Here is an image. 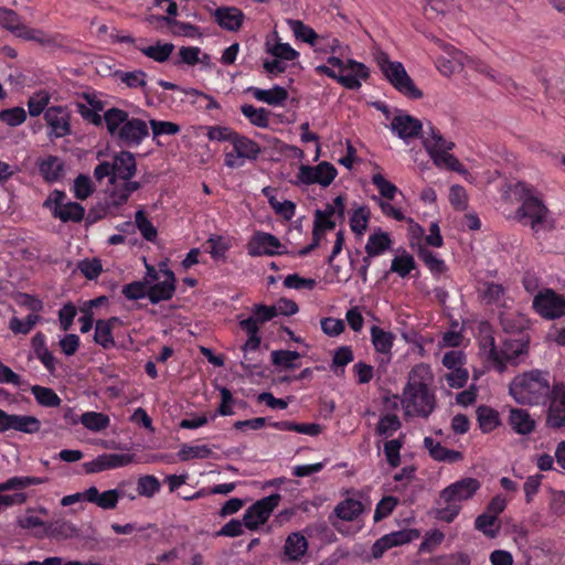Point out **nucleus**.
I'll list each match as a JSON object with an SVG mask.
<instances>
[{
	"instance_id": "obj_30",
	"label": "nucleus",
	"mask_w": 565,
	"mask_h": 565,
	"mask_svg": "<svg viewBox=\"0 0 565 565\" xmlns=\"http://www.w3.org/2000/svg\"><path fill=\"white\" fill-rule=\"evenodd\" d=\"M371 341L374 350L381 354L391 355L394 347L395 334L385 331L377 326L371 327Z\"/></svg>"
},
{
	"instance_id": "obj_13",
	"label": "nucleus",
	"mask_w": 565,
	"mask_h": 565,
	"mask_svg": "<svg viewBox=\"0 0 565 565\" xmlns=\"http://www.w3.org/2000/svg\"><path fill=\"white\" fill-rule=\"evenodd\" d=\"M546 427L558 430L565 427V385L556 383L547 398Z\"/></svg>"
},
{
	"instance_id": "obj_23",
	"label": "nucleus",
	"mask_w": 565,
	"mask_h": 565,
	"mask_svg": "<svg viewBox=\"0 0 565 565\" xmlns=\"http://www.w3.org/2000/svg\"><path fill=\"white\" fill-rule=\"evenodd\" d=\"M424 447L428 450L429 456L436 461L454 463L463 458L460 451L448 449L439 441H435L431 437H425Z\"/></svg>"
},
{
	"instance_id": "obj_63",
	"label": "nucleus",
	"mask_w": 565,
	"mask_h": 565,
	"mask_svg": "<svg viewBox=\"0 0 565 565\" xmlns=\"http://www.w3.org/2000/svg\"><path fill=\"white\" fill-rule=\"evenodd\" d=\"M505 289L501 284L493 281L486 282L482 291V299L488 305H497L503 300Z\"/></svg>"
},
{
	"instance_id": "obj_18",
	"label": "nucleus",
	"mask_w": 565,
	"mask_h": 565,
	"mask_svg": "<svg viewBox=\"0 0 565 565\" xmlns=\"http://www.w3.org/2000/svg\"><path fill=\"white\" fill-rule=\"evenodd\" d=\"M391 129L401 139H413L420 135L423 130V124L419 119L408 114H399L392 119Z\"/></svg>"
},
{
	"instance_id": "obj_34",
	"label": "nucleus",
	"mask_w": 565,
	"mask_h": 565,
	"mask_svg": "<svg viewBox=\"0 0 565 565\" xmlns=\"http://www.w3.org/2000/svg\"><path fill=\"white\" fill-rule=\"evenodd\" d=\"M364 511V507L361 501L352 498H348L334 508L337 516L343 521H354Z\"/></svg>"
},
{
	"instance_id": "obj_49",
	"label": "nucleus",
	"mask_w": 565,
	"mask_h": 565,
	"mask_svg": "<svg viewBox=\"0 0 565 565\" xmlns=\"http://www.w3.org/2000/svg\"><path fill=\"white\" fill-rule=\"evenodd\" d=\"M417 254L433 275H440L447 270L445 262L426 247L420 246Z\"/></svg>"
},
{
	"instance_id": "obj_44",
	"label": "nucleus",
	"mask_w": 565,
	"mask_h": 565,
	"mask_svg": "<svg viewBox=\"0 0 565 565\" xmlns=\"http://www.w3.org/2000/svg\"><path fill=\"white\" fill-rule=\"evenodd\" d=\"M40 319L41 317L34 313H29L24 320L14 316L9 320V329L15 335H26L39 323Z\"/></svg>"
},
{
	"instance_id": "obj_31",
	"label": "nucleus",
	"mask_w": 565,
	"mask_h": 565,
	"mask_svg": "<svg viewBox=\"0 0 565 565\" xmlns=\"http://www.w3.org/2000/svg\"><path fill=\"white\" fill-rule=\"evenodd\" d=\"M476 415L479 428L483 434H489L501 425L499 412L490 406H478Z\"/></svg>"
},
{
	"instance_id": "obj_4",
	"label": "nucleus",
	"mask_w": 565,
	"mask_h": 565,
	"mask_svg": "<svg viewBox=\"0 0 565 565\" xmlns=\"http://www.w3.org/2000/svg\"><path fill=\"white\" fill-rule=\"evenodd\" d=\"M429 369L423 364L416 365L409 373L408 383L404 390L406 407L419 417H428L435 406V395L428 387Z\"/></svg>"
},
{
	"instance_id": "obj_12",
	"label": "nucleus",
	"mask_w": 565,
	"mask_h": 565,
	"mask_svg": "<svg viewBox=\"0 0 565 565\" xmlns=\"http://www.w3.org/2000/svg\"><path fill=\"white\" fill-rule=\"evenodd\" d=\"M280 494L273 493L253 503L244 513L243 523L248 530H257L270 516L280 502Z\"/></svg>"
},
{
	"instance_id": "obj_54",
	"label": "nucleus",
	"mask_w": 565,
	"mask_h": 565,
	"mask_svg": "<svg viewBox=\"0 0 565 565\" xmlns=\"http://www.w3.org/2000/svg\"><path fill=\"white\" fill-rule=\"evenodd\" d=\"M148 285L149 281L147 280H136L124 285L121 294L128 300H140L146 297L149 298Z\"/></svg>"
},
{
	"instance_id": "obj_1",
	"label": "nucleus",
	"mask_w": 565,
	"mask_h": 565,
	"mask_svg": "<svg viewBox=\"0 0 565 565\" xmlns=\"http://www.w3.org/2000/svg\"><path fill=\"white\" fill-rule=\"evenodd\" d=\"M104 122L113 140L122 148L138 147L149 136L147 122L141 118L130 117L121 108H108L104 113Z\"/></svg>"
},
{
	"instance_id": "obj_43",
	"label": "nucleus",
	"mask_w": 565,
	"mask_h": 565,
	"mask_svg": "<svg viewBox=\"0 0 565 565\" xmlns=\"http://www.w3.org/2000/svg\"><path fill=\"white\" fill-rule=\"evenodd\" d=\"M175 289L177 286H171L163 281L148 285L149 300L153 305L170 300L174 296Z\"/></svg>"
},
{
	"instance_id": "obj_35",
	"label": "nucleus",
	"mask_w": 565,
	"mask_h": 565,
	"mask_svg": "<svg viewBox=\"0 0 565 565\" xmlns=\"http://www.w3.org/2000/svg\"><path fill=\"white\" fill-rule=\"evenodd\" d=\"M52 214L63 223H79L85 216V209L77 202H67L57 211H52Z\"/></svg>"
},
{
	"instance_id": "obj_22",
	"label": "nucleus",
	"mask_w": 565,
	"mask_h": 565,
	"mask_svg": "<svg viewBox=\"0 0 565 565\" xmlns=\"http://www.w3.org/2000/svg\"><path fill=\"white\" fill-rule=\"evenodd\" d=\"M120 323L118 317H111L109 319H99L95 324L94 340L97 344L104 349H110L115 347V340L113 337L114 328Z\"/></svg>"
},
{
	"instance_id": "obj_28",
	"label": "nucleus",
	"mask_w": 565,
	"mask_h": 565,
	"mask_svg": "<svg viewBox=\"0 0 565 565\" xmlns=\"http://www.w3.org/2000/svg\"><path fill=\"white\" fill-rule=\"evenodd\" d=\"M158 22L164 23L168 26V30L177 36H185V38H198L201 35L200 28L191 24L190 22H181L175 20L174 18H164V15L152 17Z\"/></svg>"
},
{
	"instance_id": "obj_3",
	"label": "nucleus",
	"mask_w": 565,
	"mask_h": 565,
	"mask_svg": "<svg viewBox=\"0 0 565 565\" xmlns=\"http://www.w3.org/2000/svg\"><path fill=\"white\" fill-rule=\"evenodd\" d=\"M480 488V481L472 477L461 478L447 486L439 493L437 518L451 523L461 510V502L470 500Z\"/></svg>"
},
{
	"instance_id": "obj_36",
	"label": "nucleus",
	"mask_w": 565,
	"mask_h": 565,
	"mask_svg": "<svg viewBox=\"0 0 565 565\" xmlns=\"http://www.w3.org/2000/svg\"><path fill=\"white\" fill-rule=\"evenodd\" d=\"M36 403L42 407H58L62 403L60 396L51 387L41 385H32L30 387Z\"/></svg>"
},
{
	"instance_id": "obj_59",
	"label": "nucleus",
	"mask_w": 565,
	"mask_h": 565,
	"mask_svg": "<svg viewBox=\"0 0 565 565\" xmlns=\"http://www.w3.org/2000/svg\"><path fill=\"white\" fill-rule=\"evenodd\" d=\"M161 484L154 476H142L138 479L137 490L139 495L152 498L160 491Z\"/></svg>"
},
{
	"instance_id": "obj_48",
	"label": "nucleus",
	"mask_w": 565,
	"mask_h": 565,
	"mask_svg": "<svg viewBox=\"0 0 565 565\" xmlns=\"http://www.w3.org/2000/svg\"><path fill=\"white\" fill-rule=\"evenodd\" d=\"M115 76L117 79L120 81V83L125 84L129 88L145 89L147 87V82H146L147 74L141 70H137V71H132V72L117 71L115 73Z\"/></svg>"
},
{
	"instance_id": "obj_26",
	"label": "nucleus",
	"mask_w": 565,
	"mask_h": 565,
	"mask_svg": "<svg viewBox=\"0 0 565 565\" xmlns=\"http://www.w3.org/2000/svg\"><path fill=\"white\" fill-rule=\"evenodd\" d=\"M15 430L24 434H36L41 429V422L32 415L9 414L7 430Z\"/></svg>"
},
{
	"instance_id": "obj_53",
	"label": "nucleus",
	"mask_w": 565,
	"mask_h": 565,
	"mask_svg": "<svg viewBox=\"0 0 565 565\" xmlns=\"http://www.w3.org/2000/svg\"><path fill=\"white\" fill-rule=\"evenodd\" d=\"M173 49H174V45L172 43H164V44L157 43L156 45L142 47V49H140V51L147 57H150L158 63H163V62L168 61L171 53L173 52Z\"/></svg>"
},
{
	"instance_id": "obj_5",
	"label": "nucleus",
	"mask_w": 565,
	"mask_h": 565,
	"mask_svg": "<svg viewBox=\"0 0 565 565\" xmlns=\"http://www.w3.org/2000/svg\"><path fill=\"white\" fill-rule=\"evenodd\" d=\"M329 65H318L315 72L318 75H326L337 81L343 87L356 90L361 87V81H366L370 76L369 68L355 60L344 62L339 56L331 55L327 58Z\"/></svg>"
},
{
	"instance_id": "obj_55",
	"label": "nucleus",
	"mask_w": 565,
	"mask_h": 565,
	"mask_svg": "<svg viewBox=\"0 0 565 565\" xmlns=\"http://www.w3.org/2000/svg\"><path fill=\"white\" fill-rule=\"evenodd\" d=\"M415 268H416L415 259L407 252H404L402 255L396 256L392 260V265H391V270L393 273L398 274L402 278L408 276L412 273V270Z\"/></svg>"
},
{
	"instance_id": "obj_8",
	"label": "nucleus",
	"mask_w": 565,
	"mask_h": 565,
	"mask_svg": "<svg viewBox=\"0 0 565 565\" xmlns=\"http://www.w3.org/2000/svg\"><path fill=\"white\" fill-rule=\"evenodd\" d=\"M379 65L385 78L401 94L412 99H419L423 97V92L415 86L413 79L409 77L401 62H392L387 56H384L379 61Z\"/></svg>"
},
{
	"instance_id": "obj_25",
	"label": "nucleus",
	"mask_w": 565,
	"mask_h": 565,
	"mask_svg": "<svg viewBox=\"0 0 565 565\" xmlns=\"http://www.w3.org/2000/svg\"><path fill=\"white\" fill-rule=\"evenodd\" d=\"M40 174L47 183H54L62 179L64 162L56 156H47L38 163Z\"/></svg>"
},
{
	"instance_id": "obj_27",
	"label": "nucleus",
	"mask_w": 565,
	"mask_h": 565,
	"mask_svg": "<svg viewBox=\"0 0 565 565\" xmlns=\"http://www.w3.org/2000/svg\"><path fill=\"white\" fill-rule=\"evenodd\" d=\"M308 551V541L299 532L289 534L285 541L284 552L290 561L301 559Z\"/></svg>"
},
{
	"instance_id": "obj_32",
	"label": "nucleus",
	"mask_w": 565,
	"mask_h": 565,
	"mask_svg": "<svg viewBox=\"0 0 565 565\" xmlns=\"http://www.w3.org/2000/svg\"><path fill=\"white\" fill-rule=\"evenodd\" d=\"M423 145L429 157L441 151H450L455 148V142L446 140L440 131L433 126L430 127V132L424 139Z\"/></svg>"
},
{
	"instance_id": "obj_29",
	"label": "nucleus",
	"mask_w": 565,
	"mask_h": 565,
	"mask_svg": "<svg viewBox=\"0 0 565 565\" xmlns=\"http://www.w3.org/2000/svg\"><path fill=\"white\" fill-rule=\"evenodd\" d=\"M392 243L390 234L379 228L369 236L365 253L369 256H381L391 249Z\"/></svg>"
},
{
	"instance_id": "obj_61",
	"label": "nucleus",
	"mask_w": 565,
	"mask_h": 565,
	"mask_svg": "<svg viewBox=\"0 0 565 565\" xmlns=\"http://www.w3.org/2000/svg\"><path fill=\"white\" fill-rule=\"evenodd\" d=\"M206 137L210 141H228L233 142L237 131L227 126H209L206 127Z\"/></svg>"
},
{
	"instance_id": "obj_38",
	"label": "nucleus",
	"mask_w": 565,
	"mask_h": 565,
	"mask_svg": "<svg viewBox=\"0 0 565 565\" xmlns=\"http://www.w3.org/2000/svg\"><path fill=\"white\" fill-rule=\"evenodd\" d=\"M79 422L85 428L96 433L107 429L110 425L108 415L93 411L83 413Z\"/></svg>"
},
{
	"instance_id": "obj_51",
	"label": "nucleus",
	"mask_w": 565,
	"mask_h": 565,
	"mask_svg": "<svg viewBox=\"0 0 565 565\" xmlns=\"http://www.w3.org/2000/svg\"><path fill=\"white\" fill-rule=\"evenodd\" d=\"M135 223L141 236L148 241L153 242L158 236V231L152 222L147 217L143 210H138L135 213Z\"/></svg>"
},
{
	"instance_id": "obj_37",
	"label": "nucleus",
	"mask_w": 565,
	"mask_h": 565,
	"mask_svg": "<svg viewBox=\"0 0 565 565\" xmlns=\"http://www.w3.org/2000/svg\"><path fill=\"white\" fill-rule=\"evenodd\" d=\"M241 113L253 126L258 128H267L269 126L270 111L266 108H256L253 105L244 104L241 106Z\"/></svg>"
},
{
	"instance_id": "obj_50",
	"label": "nucleus",
	"mask_w": 565,
	"mask_h": 565,
	"mask_svg": "<svg viewBox=\"0 0 565 565\" xmlns=\"http://www.w3.org/2000/svg\"><path fill=\"white\" fill-rule=\"evenodd\" d=\"M206 245L214 260L224 259L226 252L232 247L230 239L221 235H211L206 241Z\"/></svg>"
},
{
	"instance_id": "obj_9",
	"label": "nucleus",
	"mask_w": 565,
	"mask_h": 565,
	"mask_svg": "<svg viewBox=\"0 0 565 565\" xmlns=\"http://www.w3.org/2000/svg\"><path fill=\"white\" fill-rule=\"evenodd\" d=\"M337 168L328 162L322 161L317 166L301 164L296 174V185H313L318 184L328 188L337 178Z\"/></svg>"
},
{
	"instance_id": "obj_17",
	"label": "nucleus",
	"mask_w": 565,
	"mask_h": 565,
	"mask_svg": "<svg viewBox=\"0 0 565 565\" xmlns=\"http://www.w3.org/2000/svg\"><path fill=\"white\" fill-rule=\"evenodd\" d=\"M131 462V456L128 454H102L88 462H84L83 468L86 473H97L109 469L125 467Z\"/></svg>"
},
{
	"instance_id": "obj_33",
	"label": "nucleus",
	"mask_w": 565,
	"mask_h": 565,
	"mask_svg": "<svg viewBox=\"0 0 565 565\" xmlns=\"http://www.w3.org/2000/svg\"><path fill=\"white\" fill-rule=\"evenodd\" d=\"M423 145L429 157L441 151H450L455 148V142L446 140L440 131L433 126L430 127V132L424 139Z\"/></svg>"
},
{
	"instance_id": "obj_41",
	"label": "nucleus",
	"mask_w": 565,
	"mask_h": 565,
	"mask_svg": "<svg viewBox=\"0 0 565 565\" xmlns=\"http://www.w3.org/2000/svg\"><path fill=\"white\" fill-rule=\"evenodd\" d=\"M271 363L279 370H294L298 367L296 361L300 358L297 351L275 350L270 354Z\"/></svg>"
},
{
	"instance_id": "obj_10",
	"label": "nucleus",
	"mask_w": 565,
	"mask_h": 565,
	"mask_svg": "<svg viewBox=\"0 0 565 565\" xmlns=\"http://www.w3.org/2000/svg\"><path fill=\"white\" fill-rule=\"evenodd\" d=\"M532 308L543 319L555 320L565 317V297L552 288H544L534 296Z\"/></svg>"
},
{
	"instance_id": "obj_46",
	"label": "nucleus",
	"mask_w": 565,
	"mask_h": 565,
	"mask_svg": "<svg viewBox=\"0 0 565 565\" xmlns=\"http://www.w3.org/2000/svg\"><path fill=\"white\" fill-rule=\"evenodd\" d=\"M434 164L439 169H447L449 171L462 173L466 172L462 163L449 151H441L430 157Z\"/></svg>"
},
{
	"instance_id": "obj_62",
	"label": "nucleus",
	"mask_w": 565,
	"mask_h": 565,
	"mask_svg": "<svg viewBox=\"0 0 565 565\" xmlns=\"http://www.w3.org/2000/svg\"><path fill=\"white\" fill-rule=\"evenodd\" d=\"M78 270L88 280L97 279L103 271V265L99 258H86L77 264Z\"/></svg>"
},
{
	"instance_id": "obj_42",
	"label": "nucleus",
	"mask_w": 565,
	"mask_h": 565,
	"mask_svg": "<svg viewBox=\"0 0 565 565\" xmlns=\"http://www.w3.org/2000/svg\"><path fill=\"white\" fill-rule=\"evenodd\" d=\"M486 342L490 345L489 359L494 362L502 363L503 360H511L523 353V343H515V348H513V345L511 344V351H509V349H505L502 350V352L500 353L495 347L493 337H489L488 339H486Z\"/></svg>"
},
{
	"instance_id": "obj_47",
	"label": "nucleus",
	"mask_w": 565,
	"mask_h": 565,
	"mask_svg": "<svg viewBox=\"0 0 565 565\" xmlns=\"http://www.w3.org/2000/svg\"><path fill=\"white\" fill-rule=\"evenodd\" d=\"M21 17L12 9L0 7V26L10 31L15 36L23 28Z\"/></svg>"
},
{
	"instance_id": "obj_20",
	"label": "nucleus",
	"mask_w": 565,
	"mask_h": 565,
	"mask_svg": "<svg viewBox=\"0 0 565 565\" xmlns=\"http://www.w3.org/2000/svg\"><path fill=\"white\" fill-rule=\"evenodd\" d=\"M125 497V492L120 489H111L99 492L96 487L86 489V501L96 504L104 510H111L117 507L120 498Z\"/></svg>"
},
{
	"instance_id": "obj_45",
	"label": "nucleus",
	"mask_w": 565,
	"mask_h": 565,
	"mask_svg": "<svg viewBox=\"0 0 565 565\" xmlns=\"http://www.w3.org/2000/svg\"><path fill=\"white\" fill-rule=\"evenodd\" d=\"M402 427V423L396 414H385L380 417L375 427V434L382 437H391Z\"/></svg>"
},
{
	"instance_id": "obj_56",
	"label": "nucleus",
	"mask_w": 565,
	"mask_h": 565,
	"mask_svg": "<svg viewBox=\"0 0 565 565\" xmlns=\"http://www.w3.org/2000/svg\"><path fill=\"white\" fill-rule=\"evenodd\" d=\"M289 24H290L291 30L294 31V34L297 39L310 44L311 46L316 45V42H317L319 35L312 28L306 25L300 20H290Z\"/></svg>"
},
{
	"instance_id": "obj_39",
	"label": "nucleus",
	"mask_w": 565,
	"mask_h": 565,
	"mask_svg": "<svg viewBox=\"0 0 565 565\" xmlns=\"http://www.w3.org/2000/svg\"><path fill=\"white\" fill-rule=\"evenodd\" d=\"M476 530L482 532L489 539H495L500 532V522L495 515H490V513H481L475 520Z\"/></svg>"
},
{
	"instance_id": "obj_2",
	"label": "nucleus",
	"mask_w": 565,
	"mask_h": 565,
	"mask_svg": "<svg viewBox=\"0 0 565 565\" xmlns=\"http://www.w3.org/2000/svg\"><path fill=\"white\" fill-rule=\"evenodd\" d=\"M509 393L521 405L546 404L552 393L550 374L532 370L516 375L509 385Z\"/></svg>"
},
{
	"instance_id": "obj_52",
	"label": "nucleus",
	"mask_w": 565,
	"mask_h": 565,
	"mask_svg": "<svg viewBox=\"0 0 565 565\" xmlns=\"http://www.w3.org/2000/svg\"><path fill=\"white\" fill-rule=\"evenodd\" d=\"M76 532V527L67 521L51 522L45 527V534L56 539L72 537Z\"/></svg>"
},
{
	"instance_id": "obj_7",
	"label": "nucleus",
	"mask_w": 565,
	"mask_h": 565,
	"mask_svg": "<svg viewBox=\"0 0 565 565\" xmlns=\"http://www.w3.org/2000/svg\"><path fill=\"white\" fill-rule=\"evenodd\" d=\"M515 218L524 226H530L534 233L554 228V220L544 202L535 195L526 194L521 206L515 212Z\"/></svg>"
},
{
	"instance_id": "obj_6",
	"label": "nucleus",
	"mask_w": 565,
	"mask_h": 565,
	"mask_svg": "<svg viewBox=\"0 0 565 565\" xmlns=\"http://www.w3.org/2000/svg\"><path fill=\"white\" fill-rule=\"evenodd\" d=\"M137 173L136 156L128 150L116 152L111 160L99 162L94 169V177L98 182L108 178L110 184L132 179Z\"/></svg>"
},
{
	"instance_id": "obj_21",
	"label": "nucleus",
	"mask_w": 565,
	"mask_h": 565,
	"mask_svg": "<svg viewBox=\"0 0 565 565\" xmlns=\"http://www.w3.org/2000/svg\"><path fill=\"white\" fill-rule=\"evenodd\" d=\"M508 424L519 435H530L535 430L536 423L526 409L511 407Z\"/></svg>"
},
{
	"instance_id": "obj_24",
	"label": "nucleus",
	"mask_w": 565,
	"mask_h": 565,
	"mask_svg": "<svg viewBox=\"0 0 565 565\" xmlns=\"http://www.w3.org/2000/svg\"><path fill=\"white\" fill-rule=\"evenodd\" d=\"M247 92L259 102L266 103L270 106H280L288 98V92L286 88L275 85L270 89H262L258 87H248Z\"/></svg>"
},
{
	"instance_id": "obj_15",
	"label": "nucleus",
	"mask_w": 565,
	"mask_h": 565,
	"mask_svg": "<svg viewBox=\"0 0 565 565\" xmlns=\"http://www.w3.org/2000/svg\"><path fill=\"white\" fill-rule=\"evenodd\" d=\"M281 247V243L275 235L257 231L247 243V253L252 257L281 255L285 254L279 249Z\"/></svg>"
},
{
	"instance_id": "obj_60",
	"label": "nucleus",
	"mask_w": 565,
	"mask_h": 565,
	"mask_svg": "<svg viewBox=\"0 0 565 565\" xmlns=\"http://www.w3.org/2000/svg\"><path fill=\"white\" fill-rule=\"evenodd\" d=\"M50 103V95L45 90H40L28 100V110L31 117L40 116Z\"/></svg>"
},
{
	"instance_id": "obj_16",
	"label": "nucleus",
	"mask_w": 565,
	"mask_h": 565,
	"mask_svg": "<svg viewBox=\"0 0 565 565\" xmlns=\"http://www.w3.org/2000/svg\"><path fill=\"white\" fill-rule=\"evenodd\" d=\"M44 119L50 128V138H63L71 134V115L62 106H52L44 111Z\"/></svg>"
},
{
	"instance_id": "obj_19",
	"label": "nucleus",
	"mask_w": 565,
	"mask_h": 565,
	"mask_svg": "<svg viewBox=\"0 0 565 565\" xmlns=\"http://www.w3.org/2000/svg\"><path fill=\"white\" fill-rule=\"evenodd\" d=\"M215 22L224 30L235 32L244 22V13L236 7H218L213 13Z\"/></svg>"
},
{
	"instance_id": "obj_58",
	"label": "nucleus",
	"mask_w": 565,
	"mask_h": 565,
	"mask_svg": "<svg viewBox=\"0 0 565 565\" xmlns=\"http://www.w3.org/2000/svg\"><path fill=\"white\" fill-rule=\"evenodd\" d=\"M370 211L365 206L354 210L350 217V227L356 235H362L367 228Z\"/></svg>"
},
{
	"instance_id": "obj_14",
	"label": "nucleus",
	"mask_w": 565,
	"mask_h": 565,
	"mask_svg": "<svg viewBox=\"0 0 565 565\" xmlns=\"http://www.w3.org/2000/svg\"><path fill=\"white\" fill-rule=\"evenodd\" d=\"M419 535L420 534L417 530L412 529H404L385 534L373 543L371 547V557L374 559H379L388 550L395 546H401L411 543L412 541L418 539Z\"/></svg>"
},
{
	"instance_id": "obj_64",
	"label": "nucleus",
	"mask_w": 565,
	"mask_h": 565,
	"mask_svg": "<svg viewBox=\"0 0 565 565\" xmlns=\"http://www.w3.org/2000/svg\"><path fill=\"white\" fill-rule=\"evenodd\" d=\"M26 119V111L22 107H12L0 111V120L11 127L22 125Z\"/></svg>"
},
{
	"instance_id": "obj_57",
	"label": "nucleus",
	"mask_w": 565,
	"mask_h": 565,
	"mask_svg": "<svg viewBox=\"0 0 565 565\" xmlns=\"http://www.w3.org/2000/svg\"><path fill=\"white\" fill-rule=\"evenodd\" d=\"M149 125L154 141H157V138L160 136H174L181 130V127L172 121L150 119Z\"/></svg>"
},
{
	"instance_id": "obj_11",
	"label": "nucleus",
	"mask_w": 565,
	"mask_h": 565,
	"mask_svg": "<svg viewBox=\"0 0 565 565\" xmlns=\"http://www.w3.org/2000/svg\"><path fill=\"white\" fill-rule=\"evenodd\" d=\"M232 146L233 150L224 156V164L232 169L242 167L245 160H256L262 151L256 141L238 132L233 139Z\"/></svg>"
},
{
	"instance_id": "obj_40",
	"label": "nucleus",
	"mask_w": 565,
	"mask_h": 565,
	"mask_svg": "<svg viewBox=\"0 0 565 565\" xmlns=\"http://www.w3.org/2000/svg\"><path fill=\"white\" fill-rule=\"evenodd\" d=\"M213 451L207 445H189L183 444L178 451L180 461H189L191 459H207Z\"/></svg>"
}]
</instances>
